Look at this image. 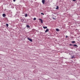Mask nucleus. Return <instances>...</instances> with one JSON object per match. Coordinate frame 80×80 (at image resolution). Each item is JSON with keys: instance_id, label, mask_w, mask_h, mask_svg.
Masks as SVG:
<instances>
[{"instance_id": "39448f33", "label": "nucleus", "mask_w": 80, "mask_h": 80, "mask_svg": "<svg viewBox=\"0 0 80 80\" xmlns=\"http://www.w3.org/2000/svg\"><path fill=\"white\" fill-rule=\"evenodd\" d=\"M2 16H3V17H6V16L5 14H3Z\"/></svg>"}, {"instance_id": "9d476101", "label": "nucleus", "mask_w": 80, "mask_h": 80, "mask_svg": "<svg viewBox=\"0 0 80 80\" xmlns=\"http://www.w3.org/2000/svg\"><path fill=\"white\" fill-rule=\"evenodd\" d=\"M72 43L73 44L74 43H75V41H72Z\"/></svg>"}, {"instance_id": "1a4fd4ad", "label": "nucleus", "mask_w": 80, "mask_h": 80, "mask_svg": "<svg viewBox=\"0 0 80 80\" xmlns=\"http://www.w3.org/2000/svg\"><path fill=\"white\" fill-rule=\"evenodd\" d=\"M56 30L57 32H59V29L58 28L56 29Z\"/></svg>"}, {"instance_id": "f3484780", "label": "nucleus", "mask_w": 80, "mask_h": 80, "mask_svg": "<svg viewBox=\"0 0 80 80\" xmlns=\"http://www.w3.org/2000/svg\"><path fill=\"white\" fill-rule=\"evenodd\" d=\"M6 26H7V27H8V24H6Z\"/></svg>"}, {"instance_id": "dca6fc26", "label": "nucleus", "mask_w": 80, "mask_h": 80, "mask_svg": "<svg viewBox=\"0 0 80 80\" xmlns=\"http://www.w3.org/2000/svg\"><path fill=\"white\" fill-rule=\"evenodd\" d=\"M75 58V57L74 56L72 57V58Z\"/></svg>"}, {"instance_id": "6ab92c4d", "label": "nucleus", "mask_w": 80, "mask_h": 80, "mask_svg": "<svg viewBox=\"0 0 80 80\" xmlns=\"http://www.w3.org/2000/svg\"><path fill=\"white\" fill-rule=\"evenodd\" d=\"M70 46H72H72H73V44H70Z\"/></svg>"}, {"instance_id": "7ed1b4c3", "label": "nucleus", "mask_w": 80, "mask_h": 80, "mask_svg": "<svg viewBox=\"0 0 80 80\" xmlns=\"http://www.w3.org/2000/svg\"><path fill=\"white\" fill-rule=\"evenodd\" d=\"M39 20H41V23H43V21L41 19H39Z\"/></svg>"}, {"instance_id": "9b49d317", "label": "nucleus", "mask_w": 80, "mask_h": 80, "mask_svg": "<svg viewBox=\"0 0 80 80\" xmlns=\"http://www.w3.org/2000/svg\"><path fill=\"white\" fill-rule=\"evenodd\" d=\"M21 21H22V22H23V21H24V19H21Z\"/></svg>"}, {"instance_id": "2eb2a0df", "label": "nucleus", "mask_w": 80, "mask_h": 80, "mask_svg": "<svg viewBox=\"0 0 80 80\" xmlns=\"http://www.w3.org/2000/svg\"><path fill=\"white\" fill-rule=\"evenodd\" d=\"M33 20H36V18H33Z\"/></svg>"}, {"instance_id": "0eeeda50", "label": "nucleus", "mask_w": 80, "mask_h": 80, "mask_svg": "<svg viewBox=\"0 0 80 80\" xmlns=\"http://www.w3.org/2000/svg\"><path fill=\"white\" fill-rule=\"evenodd\" d=\"M43 28L45 29L47 28V27L43 26Z\"/></svg>"}, {"instance_id": "4be33fe9", "label": "nucleus", "mask_w": 80, "mask_h": 80, "mask_svg": "<svg viewBox=\"0 0 80 80\" xmlns=\"http://www.w3.org/2000/svg\"><path fill=\"white\" fill-rule=\"evenodd\" d=\"M13 2H15V0H13Z\"/></svg>"}, {"instance_id": "ddd939ff", "label": "nucleus", "mask_w": 80, "mask_h": 80, "mask_svg": "<svg viewBox=\"0 0 80 80\" xmlns=\"http://www.w3.org/2000/svg\"><path fill=\"white\" fill-rule=\"evenodd\" d=\"M27 17V14H26L25 15V17Z\"/></svg>"}, {"instance_id": "412c9836", "label": "nucleus", "mask_w": 80, "mask_h": 80, "mask_svg": "<svg viewBox=\"0 0 80 80\" xmlns=\"http://www.w3.org/2000/svg\"><path fill=\"white\" fill-rule=\"evenodd\" d=\"M66 38H67V37H68V36H66Z\"/></svg>"}, {"instance_id": "f8f14e48", "label": "nucleus", "mask_w": 80, "mask_h": 80, "mask_svg": "<svg viewBox=\"0 0 80 80\" xmlns=\"http://www.w3.org/2000/svg\"><path fill=\"white\" fill-rule=\"evenodd\" d=\"M58 8H59L58 6H57V8H56V9H57L58 10Z\"/></svg>"}, {"instance_id": "423d86ee", "label": "nucleus", "mask_w": 80, "mask_h": 80, "mask_svg": "<svg viewBox=\"0 0 80 80\" xmlns=\"http://www.w3.org/2000/svg\"><path fill=\"white\" fill-rule=\"evenodd\" d=\"M27 28H30V26H29V25H27L26 26Z\"/></svg>"}, {"instance_id": "a211bd4d", "label": "nucleus", "mask_w": 80, "mask_h": 80, "mask_svg": "<svg viewBox=\"0 0 80 80\" xmlns=\"http://www.w3.org/2000/svg\"><path fill=\"white\" fill-rule=\"evenodd\" d=\"M53 20H56V18H53Z\"/></svg>"}, {"instance_id": "f257e3e1", "label": "nucleus", "mask_w": 80, "mask_h": 80, "mask_svg": "<svg viewBox=\"0 0 80 80\" xmlns=\"http://www.w3.org/2000/svg\"><path fill=\"white\" fill-rule=\"evenodd\" d=\"M28 40H29V41H30V42H32V39L30 38H28Z\"/></svg>"}, {"instance_id": "20e7f679", "label": "nucleus", "mask_w": 80, "mask_h": 80, "mask_svg": "<svg viewBox=\"0 0 80 80\" xmlns=\"http://www.w3.org/2000/svg\"><path fill=\"white\" fill-rule=\"evenodd\" d=\"M49 31V30H48V29H46V30L45 32H48V31Z\"/></svg>"}, {"instance_id": "6e6552de", "label": "nucleus", "mask_w": 80, "mask_h": 80, "mask_svg": "<svg viewBox=\"0 0 80 80\" xmlns=\"http://www.w3.org/2000/svg\"><path fill=\"white\" fill-rule=\"evenodd\" d=\"M72 46H74V47H77V44H74L72 45Z\"/></svg>"}, {"instance_id": "4468645a", "label": "nucleus", "mask_w": 80, "mask_h": 80, "mask_svg": "<svg viewBox=\"0 0 80 80\" xmlns=\"http://www.w3.org/2000/svg\"><path fill=\"white\" fill-rule=\"evenodd\" d=\"M41 15H44V14L43 13H41Z\"/></svg>"}, {"instance_id": "f03ea898", "label": "nucleus", "mask_w": 80, "mask_h": 80, "mask_svg": "<svg viewBox=\"0 0 80 80\" xmlns=\"http://www.w3.org/2000/svg\"><path fill=\"white\" fill-rule=\"evenodd\" d=\"M42 2L43 4H44L45 2V0H42Z\"/></svg>"}, {"instance_id": "aec40b11", "label": "nucleus", "mask_w": 80, "mask_h": 80, "mask_svg": "<svg viewBox=\"0 0 80 80\" xmlns=\"http://www.w3.org/2000/svg\"><path fill=\"white\" fill-rule=\"evenodd\" d=\"M72 1L75 2V1H76V0H72Z\"/></svg>"}]
</instances>
